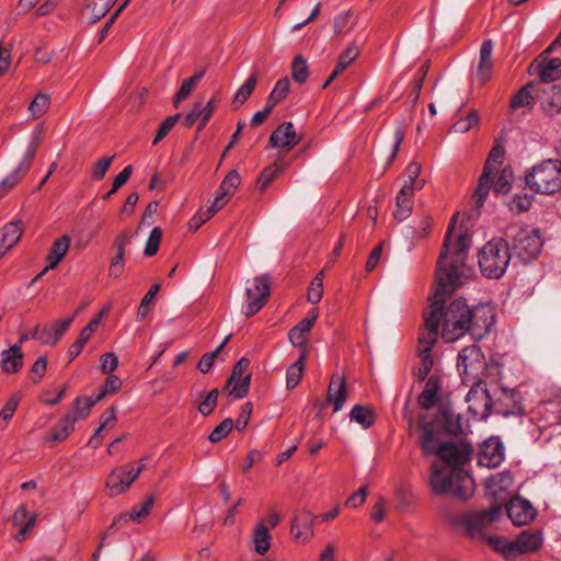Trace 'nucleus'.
<instances>
[{
	"instance_id": "36",
	"label": "nucleus",
	"mask_w": 561,
	"mask_h": 561,
	"mask_svg": "<svg viewBox=\"0 0 561 561\" xmlns=\"http://www.w3.org/2000/svg\"><path fill=\"white\" fill-rule=\"evenodd\" d=\"M21 221H10L2 227V249H12L22 237Z\"/></svg>"
},
{
	"instance_id": "4",
	"label": "nucleus",
	"mask_w": 561,
	"mask_h": 561,
	"mask_svg": "<svg viewBox=\"0 0 561 561\" xmlns=\"http://www.w3.org/2000/svg\"><path fill=\"white\" fill-rule=\"evenodd\" d=\"M527 186L538 193L551 195L561 191V160L548 159L534 165L525 176Z\"/></svg>"
},
{
	"instance_id": "55",
	"label": "nucleus",
	"mask_w": 561,
	"mask_h": 561,
	"mask_svg": "<svg viewBox=\"0 0 561 561\" xmlns=\"http://www.w3.org/2000/svg\"><path fill=\"white\" fill-rule=\"evenodd\" d=\"M479 123V114L477 111H470L466 117L458 119L454 125L453 129L456 133H467Z\"/></svg>"
},
{
	"instance_id": "43",
	"label": "nucleus",
	"mask_w": 561,
	"mask_h": 561,
	"mask_svg": "<svg viewBox=\"0 0 561 561\" xmlns=\"http://www.w3.org/2000/svg\"><path fill=\"white\" fill-rule=\"evenodd\" d=\"M77 417L71 414H66L60 423L51 431L50 439L54 442L65 440L69 434L75 430Z\"/></svg>"
},
{
	"instance_id": "59",
	"label": "nucleus",
	"mask_w": 561,
	"mask_h": 561,
	"mask_svg": "<svg viewBox=\"0 0 561 561\" xmlns=\"http://www.w3.org/2000/svg\"><path fill=\"white\" fill-rule=\"evenodd\" d=\"M240 184V175L238 171L231 170L222 180L219 192L222 193V195L230 196L233 193V190L238 187Z\"/></svg>"
},
{
	"instance_id": "2",
	"label": "nucleus",
	"mask_w": 561,
	"mask_h": 561,
	"mask_svg": "<svg viewBox=\"0 0 561 561\" xmlns=\"http://www.w3.org/2000/svg\"><path fill=\"white\" fill-rule=\"evenodd\" d=\"M430 485L436 494L453 493L461 501L469 500L474 492V481L463 468L432 466Z\"/></svg>"
},
{
	"instance_id": "13",
	"label": "nucleus",
	"mask_w": 561,
	"mask_h": 561,
	"mask_svg": "<svg viewBox=\"0 0 561 561\" xmlns=\"http://www.w3.org/2000/svg\"><path fill=\"white\" fill-rule=\"evenodd\" d=\"M135 480L136 478L130 472L129 465L113 469L106 478L105 489L107 495L115 497L125 493Z\"/></svg>"
},
{
	"instance_id": "9",
	"label": "nucleus",
	"mask_w": 561,
	"mask_h": 561,
	"mask_svg": "<svg viewBox=\"0 0 561 561\" xmlns=\"http://www.w3.org/2000/svg\"><path fill=\"white\" fill-rule=\"evenodd\" d=\"M247 297L243 307L245 317L255 314L267 301L271 291V278L268 274H262L248 282Z\"/></svg>"
},
{
	"instance_id": "15",
	"label": "nucleus",
	"mask_w": 561,
	"mask_h": 561,
	"mask_svg": "<svg viewBox=\"0 0 561 561\" xmlns=\"http://www.w3.org/2000/svg\"><path fill=\"white\" fill-rule=\"evenodd\" d=\"M506 512L512 523L516 526L528 525L537 515L536 508L531 503L518 496L511 500Z\"/></svg>"
},
{
	"instance_id": "44",
	"label": "nucleus",
	"mask_w": 561,
	"mask_h": 561,
	"mask_svg": "<svg viewBox=\"0 0 561 561\" xmlns=\"http://www.w3.org/2000/svg\"><path fill=\"white\" fill-rule=\"evenodd\" d=\"M305 370V355L302 354L295 363H293L286 371V387L294 389L302 378Z\"/></svg>"
},
{
	"instance_id": "40",
	"label": "nucleus",
	"mask_w": 561,
	"mask_h": 561,
	"mask_svg": "<svg viewBox=\"0 0 561 561\" xmlns=\"http://www.w3.org/2000/svg\"><path fill=\"white\" fill-rule=\"evenodd\" d=\"M256 76L255 73L251 75L245 82L237 90L234 98L232 100L233 110H238L241 105H243L247 100L250 98L252 92L256 85Z\"/></svg>"
},
{
	"instance_id": "24",
	"label": "nucleus",
	"mask_w": 561,
	"mask_h": 561,
	"mask_svg": "<svg viewBox=\"0 0 561 561\" xmlns=\"http://www.w3.org/2000/svg\"><path fill=\"white\" fill-rule=\"evenodd\" d=\"M73 319L75 316H71L66 319L57 320L49 328H43L39 334V341L44 344L56 345L60 337L69 329Z\"/></svg>"
},
{
	"instance_id": "25",
	"label": "nucleus",
	"mask_w": 561,
	"mask_h": 561,
	"mask_svg": "<svg viewBox=\"0 0 561 561\" xmlns=\"http://www.w3.org/2000/svg\"><path fill=\"white\" fill-rule=\"evenodd\" d=\"M440 387L442 381L438 376L433 375L427 379L425 387L417 399L422 409L428 410L436 404Z\"/></svg>"
},
{
	"instance_id": "41",
	"label": "nucleus",
	"mask_w": 561,
	"mask_h": 561,
	"mask_svg": "<svg viewBox=\"0 0 561 561\" xmlns=\"http://www.w3.org/2000/svg\"><path fill=\"white\" fill-rule=\"evenodd\" d=\"M504 154L505 150L502 146H494L486 158L482 172L495 176L500 167L503 164Z\"/></svg>"
},
{
	"instance_id": "19",
	"label": "nucleus",
	"mask_w": 561,
	"mask_h": 561,
	"mask_svg": "<svg viewBox=\"0 0 561 561\" xmlns=\"http://www.w3.org/2000/svg\"><path fill=\"white\" fill-rule=\"evenodd\" d=\"M493 42L491 39H484L480 47L479 64L476 72V80L480 84H484L492 76L493 71Z\"/></svg>"
},
{
	"instance_id": "22",
	"label": "nucleus",
	"mask_w": 561,
	"mask_h": 561,
	"mask_svg": "<svg viewBox=\"0 0 561 561\" xmlns=\"http://www.w3.org/2000/svg\"><path fill=\"white\" fill-rule=\"evenodd\" d=\"M347 398L346 380L343 377L332 376L328 392L327 401L333 404V412H339L343 409Z\"/></svg>"
},
{
	"instance_id": "27",
	"label": "nucleus",
	"mask_w": 561,
	"mask_h": 561,
	"mask_svg": "<svg viewBox=\"0 0 561 561\" xmlns=\"http://www.w3.org/2000/svg\"><path fill=\"white\" fill-rule=\"evenodd\" d=\"M421 438L420 444L424 454H436L439 447V431L431 424L423 423L420 425Z\"/></svg>"
},
{
	"instance_id": "45",
	"label": "nucleus",
	"mask_w": 561,
	"mask_h": 561,
	"mask_svg": "<svg viewBox=\"0 0 561 561\" xmlns=\"http://www.w3.org/2000/svg\"><path fill=\"white\" fill-rule=\"evenodd\" d=\"M284 163L275 162L262 170L257 179V186L261 191H264L273 182V180L283 171Z\"/></svg>"
},
{
	"instance_id": "33",
	"label": "nucleus",
	"mask_w": 561,
	"mask_h": 561,
	"mask_svg": "<svg viewBox=\"0 0 561 561\" xmlns=\"http://www.w3.org/2000/svg\"><path fill=\"white\" fill-rule=\"evenodd\" d=\"M440 419L444 423L445 431L449 434L463 433L466 430V424L463 423L462 417L449 407L440 409Z\"/></svg>"
},
{
	"instance_id": "56",
	"label": "nucleus",
	"mask_w": 561,
	"mask_h": 561,
	"mask_svg": "<svg viewBox=\"0 0 561 561\" xmlns=\"http://www.w3.org/2000/svg\"><path fill=\"white\" fill-rule=\"evenodd\" d=\"M233 428V421L230 417L225 419L220 424H218L209 434L208 439L211 443H218L225 437L228 436V434Z\"/></svg>"
},
{
	"instance_id": "16",
	"label": "nucleus",
	"mask_w": 561,
	"mask_h": 561,
	"mask_svg": "<svg viewBox=\"0 0 561 561\" xmlns=\"http://www.w3.org/2000/svg\"><path fill=\"white\" fill-rule=\"evenodd\" d=\"M512 485L513 477L508 471L492 474L485 482L486 494L495 502H503Z\"/></svg>"
},
{
	"instance_id": "34",
	"label": "nucleus",
	"mask_w": 561,
	"mask_h": 561,
	"mask_svg": "<svg viewBox=\"0 0 561 561\" xmlns=\"http://www.w3.org/2000/svg\"><path fill=\"white\" fill-rule=\"evenodd\" d=\"M252 541L256 553L264 556L270 550L272 537L263 522L256 524L253 530Z\"/></svg>"
},
{
	"instance_id": "46",
	"label": "nucleus",
	"mask_w": 561,
	"mask_h": 561,
	"mask_svg": "<svg viewBox=\"0 0 561 561\" xmlns=\"http://www.w3.org/2000/svg\"><path fill=\"white\" fill-rule=\"evenodd\" d=\"M420 173L421 164L416 161L410 162L405 170L407 180L402 187L408 186L413 193H415L416 190H421L423 187V182H417Z\"/></svg>"
},
{
	"instance_id": "18",
	"label": "nucleus",
	"mask_w": 561,
	"mask_h": 561,
	"mask_svg": "<svg viewBox=\"0 0 561 561\" xmlns=\"http://www.w3.org/2000/svg\"><path fill=\"white\" fill-rule=\"evenodd\" d=\"M300 141L293 123L280 124L270 136V145L273 148H285L287 150L296 147Z\"/></svg>"
},
{
	"instance_id": "12",
	"label": "nucleus",
	"mask_w": 561,
	"mask_h": 561,
	"mask_svg": "<svg viewBox=\"0 0 561 561\" xmlns=\"http://www.w3.org/2000/svg\"><path fill=\"white\" fill-rule=\"evenodd\" d=\"M468 411L474 419L484 420L491 413L492 400L489 391L481 388L480 385L471 386L466 396Z\"/></svg>"
},
{
	"instance_id": "39",
	"label": "nucleus",
	"mask_w": 561,
	"mask_h": 561,
	"mask_svg": "<svg viewBox=\"0 0 561 561\" xmlns=\"http://www.w3.org/2000/svg\"><path fill=\"white\" fill-rule=\"evenodd\" d=\"M350 420L367 430L375 422V412L369 407L356 404L350 412Z\"/></svg>"
},
{
	"instance_id": "28",
	"label": "nucleus",
	"mask_w": 561,
	"mask_h": 561,
	"mask_svg": "<svg viewBox=\"0 0 561 561\" xmlns=\"http://www.w3.org/2000/svg\"><path fill=\"white\" fill-rule=\"evenodd\" d=\"M313 518L311 513L301 512L291 523V535L297 539L307 540L312 535Z\"/></svg>"
},
{
	"instance_id": "63",
	"label": "nucleus",
	"mask_w": 561,
	"mask_h": 561,
	"mask_svg": "<svg viewBox=\"0 0 561 561\" xmlns=\"http://www.w3.org/2000/svg\"><path fill=\"white\" fill-rule=\"evenodd\" d=\"M133 173V167H125L114 179L112 188L104 194L103 198L107 199L117 192L130 178Z\"/></svg>"
},
{
	"instance_id": "58",
	"label": "nucleus",
	"mask_w": 561,
	"mask_h": 561,
	"mask_svg": "<svg viewBox=\"0 0 561 561\" xmlns=\"http://www.w3.org/2000/svg\"><path fill=\"white\" fill-rule=\"evenodd\" d=\"M161 239H162L161 228L154 227L150 231V234L146 242V247H145V251H144L146 256H152L158 252Z\"/></svg>"
},
{
	"instance_id": "42",
	"label": "nucleus",
	"mask_w": 561,
	"mask_h": 561,
	"mask_svg": "<svg viewBox=\"0 0 561 561\" xmlns=\"http://www.w3.org/2000/svg\"><path fill=\"white\" fill-rule=\"evenodd\" d=\"M31 163L22 159L14 170L2 179V190L13 188L28 172Z\"/></svg>"
},
{
	"instance_id": "38",
	"label": "nucleus",
	"mask_w": 561,
	"mask_h": 561,
	"mask_svg": "<svg viewBox=\"0 0 561 561\" xmlns=\"http://www.w3.org/2000/svg\"><path fill=\"white\" fill-rule=\"evenodd\" d=\"M116 0H87L85 10L91 23L101 20L110 11Z\"/></svg>"
},
{
	"instance_id": "10",
	"label": "nucleus",
	"mask_w": 561,
	"mask_h": 561,
	"mask_svg": "<svg viewBox=\"0 0 561 561\" xmlns=\"http://www.w3.org/2000/svg\"><path fill=\"white\" fill-rule=\"evenodd\" d=\"M472 453V445L465 442L442 443L438 447L437 456L444 461V466L456 469L463 468Z\"/></svg>"
},
{
	"instance_id": "14",
	"label": "nucleus",
	"mask_w": 561,
	"mask_h": 561,
	"mask_svg": "<svg viewBox=\"0 0 561 561\" xmlns=\"http://www.w3.org/2000/svg\"><path fill=\"white\" fill-rule=\"evenodd\" d=\"M504 457L503 443L499 438H490L481 445L478 463L486 468H496L503 462Z\"/></svg>"
},
{
	"instance_id": "23",
	"label": "nucleus",
	"mask_w": 561,
	"mask_h": 561,
	"mask_svg": "<svg viewBox=\"0 0 561 561\" xmlns=\"http://www.w3.org/2000/svg\"><path fill=\"white\" fill-rule=\"evenodd\" d=\"M36 514H30L25 507V505H20L13 516L12 523L15 527H20L18 533L14 535V539L16 541H23L26 537V534L35 526L36 524Z\"/></svg>"
},
{
	"instance_id": "20",
	"label": "nucleus",
	"mask_w": 561,
	"mask_h": 561,
	"mask_svg": "<svg viewBox=\"0 0 561 561\" xmlns=\"http://www.w3.org/2000/svg\"><path fill=\"white\" fill-rule=\"evenodd\" d=\"M71 239L69 236L64 234L56 239L46 256V267L35 277L34 280L39 279L47 271L54 270L62 261L69 251Z\"/></svg>"
},
{
	"instance_id": "11",
	"label": "nucleus",
	"mask_w": 561,
	"mask_h": 561,
	"mask_svg": "<svg viewBox=\"0 0 561 561\" xmlns=\"http://www.w3.org/2000/svg\"><path fill=\"white\" fill-rule=\"evenodd\" d=\"M250 360L242 357L234 365L231 376L226 383V390L229 396L236 399L244 398L250 389L251 374H248Z\"/></svg>"
},
{
	"instance_id": "54",
	"label": "nucleus",
	"mask_w": 561,
	"mask_h": 561,
	"mask_svg": "<svg viewBox=\"0 0 561 561\" xmlns=\"http://www.w3.org/2000/svg\"><path fill=\"white\" fill-rule=\"evenodd\" d=\"M533 204V196L529 194L515 195L508 203V208L514 214L527 211Z\"/></svg>"
},
{
	"instance_id": "5",
	"label": "nucleus",
	"mask_w": 561,
	"mask_h": 561,
	"mask_svg": "<svg viewBox=\"0 0 561 561\" xmlns=\"http://www.w3.org/2000/svg\"><path fill=\"white\" fill-rule=\"evenodd\" d=\"M425 330L419 336L417 356L419 365L414 370L420 380H424L433 368L434 359L432 350L438 339L439 319L436 309L430 317L424 318Z\"/></svg>"
},
{
	"instance_id": "29",
	"label": "nucleus",
	"mask_w": 561,
	"mask_h": 561,
	"mask_svg": "<svg viewBox=\"0 0 561 561\" xmlns=\"http://www.w3.org/2000/svg\"><path fill=\"white\" fill-rule=\"evenodd\" d=\"M413 196L414 193L407 186L401 187L396 202V209L393 210V217L398 221L405 220L413 210Z\"/></svg>"
},
{
	"instance_id": "50",
	"label": "nucleus",
	"mask_w": 561,
	"mask_h": 561,
	"mask_svg": "<svg viewBox=\"0 0 561 561\" xmlns=\"http://www.w3.org/2000/svg\"><path fill=\"white\" fill-rule=\"evenodd\" d=\"M50 104V98L48 94L38 93L28 106L30 114L34 118L42 117L48 110Z\"/></svg>"
},
{
	"instance_id": "31",
	"label": "nucleus",
	"mask_w": 561,
	"mask_h": 561,
	"mask_svg": "<svg viewBox=\"0 0 561 561\" xmlns=\"http://www.w3.org/2000/svg\"><path fill=\"white\" fill-rule=\"evenodd\" d=\"M538 76L545 83H550L561 77V59L560 58H545L537 66Z\"/></svg>"
},
{
	"instance_id": "3",
	"label": "nucleus",
	"mask_w": 561,
	"mask_h": 561,
	"mask_svg": "<svg viewBox=\"0 0 561 561\" xmlns=\"http://www.w3.org/2000/svg\"><path fill=\"white\" fill-rule=\"evenodd\" d=\"M511 261V251L506 240L494 238L488 241L478 253V264L482 275L490 279L502 277Z\"/></svg>"
},
{
	"instance_id": "30",
	"label": "nucleus",
	"mask_w": 561,
	"mask_h": 561,
	"mask_svg": "<svg viewBox=\"0 0 561 561\" xmlns=\"http://www.w3.org/2000/svg\"><path fill=\"white\" fill-rule=\"evenodd\" d=\"M24 354L20 345L2 351V371L15 374L23 367Z\"/></svg>"
},
{
	"instance_id": "61",
	"label": "nucleus",
	"mask_w": 561,
	"mask_h": 561,
	"mask_svg": "<svg viewBox=\"0 0 561 561\" xmlns=\"http://www.w3.org/2000/svg\"><path fill=\"white\" fill-rule=\"evenodd\" d=\"M159 290H160V285L154 284L151 286V288L148 290V293L142 297L141 302L137 310V319L138 320H142L147 316V313L149 311V306L152 302L153 298L156 297V295L158 294Z\"/></svg>"
},
{
	"instance_id": "6",
	"label": "nucleus",
	"mask_w": 561,
	"mask_h": 561,
	"mask_svg": "<svg viewBox=\"0 0 561 561\" xmlns=\"http://www.w3.org/2000/svg\"><path fill=\"white\" fill-rule=\"evenodd\" d=\"M457 368L462 382L470 386L480 385L486 371V362L481 348L477 345L463 347L458 354Z\"/></svg>"
},
{
	"instance_id": "48",
	"label": "nucleus",
	"mask_w": 561,
	"mask_h": 561,
	"mask_svg": "<svg viewBox=\"0 0 561 561\" xmlns=\"http://www.w3.org/2000/svg\"><path fill=\"white\" fill-rule=\"evenodd\" d=\"M359 56V48L352 42L340 54L337 58V71H344L357 57Z\"/></svg>"
},
{
	"instance_id": "1",
	"label": "nucleus",
	"mask_w": 561,
	"mask_h": 561,
	"mask_svg": "<svg viewBox=\"0 0 561 561\" xmlns=\"http://www.w3.org/2000/svg\"><path fill=\"white\" fill-rule=\"evenodd\" d=\"M457 222L455 215L447 228L436 270V289L424 316L430 317L436 309V317L442 325V337L445 342H454L469 333L476 341L483 339L495 323L494 308L490 304L469 307L461 298L454 299L443 309L445 298L458 287L460 273L466 264L470 245L467 234L453 239V230Z\"/></svg>"
},
{
	"instance_id": "17",
	"label": "nucleus",
	"mask_w": 561,
	"mask_h": 561,
	"mask_svg": "<svg viewBox=\"0 0 561 561\" xmlns=\"http://www.w3.org/2000/svg\"><path fill=\"white\" fill-rule=\"evenodd\" d=\"M537 99L542 111L548 116H556L561 113V87L557 84H548L542 88Z\"/></svg>"
},
{
	"instance_id": "35",
	"label": "nucleus",
	"mask_w": 561,
	"mask_h": 561,
	"mask_svg": "<svg viewBox=\"0 0 561 561\" xmlns=\"http://www.w3.org/2000/svg\"><path fill=\"white\" fill-rule=\"evenodd\" d=\"M494 175L482 172L477 188L472 195V201L476 209L479 211L489 195L490 188L493 185Z\"/></svg>"
},
{
	"instance_id": "8",
	"label": "nucleus",
	"mask_w": 561,
	"mask_h": 561,
	"mask_svg": "<svg viewBox=\"0 0 561 561\" xmlns=\"http://www.w3.org/2000/svg\"><path fill=\"white\" fill-rule=\"evenodd\" d=\"M511 229L515 230L513 248L523 261H530L541 252L543 242L538 229L527 227H512Z\"/></svg>"
},
{
	"instance_id": "21",
	"label": "nucleus",
	"mask_w": 561,
	"mask_h": 561,
	"mask_svg": "<svg viewBox=\"0 0 561 561\" xmlns=\"http://www.w3.org/2000/svg\"><path fill=\"white\" fill-rule=\"evenodd\" d=\"M497 404L500 405V413L505 416L520 414L523 412L522 398L514 389L501 388Z\"/></svg>"
},
{
	"instance_id": "51",
	"label": "nucleus",
	"mask_w": 561,
	"mask_h": 561,
	"mask_svg": "<svg viewBox=\"0 0 561 561\" xmlns=\"http://www.w3.org/2000/svg\"><path fill=\"white\" fill-rule=\"evenodd\" d=\"M431 227H432V219H431V217L424 216L420 220L417 228H414L412 226L405 227L404 228V234H405L407 238L422 239V238H425L428 234V232L431 230Z\"/></svg>"
},
{
	"instance_id": "53",
	"label": "nucleus",
	"mask_w": 561,
	"mask_h": 561,
	"mask_svg": "<svg viewBox=\"0 0 561 561\" xmlns=\"http://www.w3.org/2000/svg\"><path fill=\"white\" fill-rule=\"evenodd\" d=\"M513 173L511 169L504 168L497 179L493 180V190L497 194H506L511 190Z\"/></svg>"
},
{
	"instance_id": "60",
	"label": "nucleus",
	"mask_w": 561,
	"mask_h": 561,
	"mask_svg": "<svg viewBox=\"0 0 561 561\" xmlns=\"http://www.w3.org/2000/svg\"><path fill=\"white\" fill-rule=\"evenodd\" d=\"M115 156L99 159L91 169V178L95 181L102 180L108 171Z\"/></svg>"
},
{
	"instance_id": "32",
	"label": "nucleus",
	"mask_w": 561,
	"mask_h": 561,
	"mask_svg": "<svg viewBox=\"0 0 561 561\" xmlns=\"http://www.w3.org/2000/svg\"><path fill=\"white\" fill-rule=\"evenodd\" d=\"M358 16L351 10L339 13L333 20L334 34L337 36H345L351 33L356 23Z\"/></svg>"
},
{
	"instance_id": "52",
	"label": "nucleus",
	"mask_w": 561,
	"mask_h": 561,
	"mask_svg": "<svg viewBox=\"0 0 561 561\" xmlns=\"http://www.w3.org/2000/svg\"><path fill=\"white\" fill-rule=\"evenodd\" d=\"M229 340H230V335H227L224 339V341L213 352L206 353L202 356L201 360L198 362V369L203 374H206L211 369L215 358L221 352V350L225 347V345L228 343Z\"/></svg>"
},
{
	"instance_id": "26",
	"label": "nucleus",
	"mask_w": 561,
	"mask_h": 561,
	"mask_svg": "<svg viewBox=\"0 0 561 561\" xmlns=\"http://www.w3.org/2000/svg\"><path fill=\"white\" fill-rule=\"evenodd\" d=\"M542 538L539 533L524 530L514 540L515 554H523L536 551L540 548Z\"/></svg>"
},
{
	"instance_id": "37",
	"label": "nucleus",
	"mask_w": 561,
	"mask_h": 561,
	"mask_svg": "<svg viewBox=\"0 0 561 561\" xmlns=\"http://www.w3.org/2000/svg\"><path fill=\"white\" fill-rule=\"evenodd\" d=\"M152 505H153V497L151 496L148 500H146L144 503H141L139 507L135 506L130 510V512H128L126 514H122L118 517H116L113 520L111 528H114L117 525H119L121 523L126 522L128 519L138 520L141 517L147 516L150 513Z\"/></svg>"
},
{
	"instance_id": "62",
	"label": "nucleus",
	"mask_w": 561,
	"mask_h": 561,
	"mask_svg": "<svg viewBox=\"0 0 561 561\" xmlns=\"http://www.w3.org/2000/svg\"><path fill=\"white\" fill-rule=\"evenodd\" d=\"M93 407V402H91L88 397H78L75 400L72 412L70 413L72 417H77V421L85 417Z\"/></svg>"
},
{
	"instance_id": "57",
	"label": "nucleus",
	"mask_w": 561,
	"mask_h": 561,
	"mask_svg": "<svg viewBox=\"0 0 561 561\" xmlns=\"http://www.w3.org/2000/svg\"><path fill=\"white\" fill-rule=\"evenodd\" d=\"M533 84L529 83V84H526L525 87H523L515 95L514 98L512 99L511 101V106L513 108H518V107H523V106H528L531 104V101H533V95H531V92L530 90L533 89Z\"/></svg>"
},
{
	"instance_id": "64",
	"label": "nucleus",
	"mask_w": 561,
	"mask_h": 561,
	"mask_svg": "<svg viewBox=\"0 0 561 561\" xmlns=\"http://www.w3.org/2000/svg\"><path fill=\"white\" fill-rule=\"evenodd\" d=\"M218 396V389H213L211 391H209L205 399L199 403L198 412L204 416L209 415L217 405Z\"/></svg>"
},
{
	"instance_id": "7",
	"label": "nucleus",
	"mask_w": 561,
	"mask_h": 561,
	"mask_svg": "<svg viewBox=\"0 0 561 561\" xmlns=\"http://www.w3.org/2000/svg\"><path fill=\"white\" fill-rule=\"evenodd\" d=\"M502 515V506L495 504L488 510L472 512L465 515L453 516L450 522L457 528H461L469 537L476 538Z\"/></svg>"
},
{
	"instance_id": "47",
	"label": "nucleus",
	"mask_w": 561,
	"mask_h": 561,
	"mask_svg": "<svg viewBox=\"0 0 561 561\" xmlns=\"http://www.w3.org/2000/svg\"><path fill=\"white\" fill-rule=\"evenodd\" d=\"M486 540L495 551L500 552L505 558L510 559L516 557L514 541L505 540L497 536L488 537Z\"/></svg>"
},
{
	"instance_id": "49",
	"label": "nucleus",
	"mask_w": 561,
	"mask_h": 561,
	"mask_svg": "<svg viewBox=\"0 0 561 561\" xmlns=\"http://www.w3.org/2000/svg\"><path fill=\"white\" fill-rule=\"evenodd\" d=\"M291 76L297 83H304L308 79L309 67L307 60L300 55L296 56L293 60Z\"/></svg>"
}]
</instances>
